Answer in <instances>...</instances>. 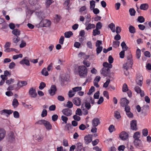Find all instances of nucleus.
<instances>
[{
	"label": "nucleus",
	"mask_w": 151,
	"mask_h": 151,
	"mask_svg": "<svg viewBox=\"0 0 151 151\" xmlns=\"http://www.w3.org/2000/svg\"><path fill=\"white\" fill-rule=\"evenodd\" d=\"M73 104L72 102L70 101H68L66 105V107L68 109L72 108L73 106Z\"/></svg>",
	"instance_id": "38"
},
{
	"label": "nucleus",
	"mask_w": 151,
	"mask_h": 151,
	"mask_svg": "<svg viewBox=\"0 0 151 151\" xmlns=\"http://www.w3.org/2000/svg\"><path fill=\"white\" fill-rule=\"evenodd\" d=\"M46 86L45 84L43 82H41L39 86V88L40 90L43 89Z\"/></svg>",
	"instance_id": "56"
},
{
	"label": "nucleus",
	"mask_w": 151,
	"mask_h": 151,
	"mask_svg": "<svg viewBox=\"0 0 151 151\" xmlns=\"http://www.w3.org/2000/svg\"><path fill=\"white\" fill-rule=\"evenodd\" d=\"M100 34V31L99 29H94L93 30V35L95 36L97 35H99Z\"/></svg>",
	"instance_id": "32"
},
{
	"label": "nucleus",
	"mask_w": 151,
	"mask_h": 151,
	"mask_svg": "<svg viewBox=\"0 0 151 151\" xmlns=\"http://www.w3.org/2000/svg\"><path fill=\"white\" fill-rule=\"evenodd\" d=\"M51 22L49 19H43L39 24H37L36 25L37 28L43 27H50L51 26Z\"/></svg>",
	"instance_id": "1"
},
{
	"label": "nucleus",
	"mask_w": 151,
	"mask_h": 151,
	"mask_svg": "<svg viewBox=\"0 0 151 151\" xmlns=\"http://www.w3.org/2000/svg\"><path fill=\"white\" fill-rule=\"evenodd\" d=\"M72 90L76 93V92L81 90L82 87H81L77 86L73 88Z\"/></svg>",
	"instance_id": "53"
},
{
	"label": "nucleus",
	"mask_w": 151,
	"mask_h": 151,
	"mask_svg": "<svg viewBox=\"0 0 151 151\" xmlns=\"http://www.w3.org/2000/svg\"><path fill=\"white\" fill-rule=\"evenodd\" d=\"M83 106H85L86 108L87 109V110H89L90 109L91 107V105L90 102L88 101L87 99L86 100H85L83 102Z\"/></svg>",
	"instance_id": "22"
},
{
	"label": "nucleus",
	"mask_w": 151,
	"mask_h": 151,
	"mask_svg": "<svg viewBox=\"0 0 151 151\" xmlns=\"http://www.w3.org/2000/svg\"><path fill=\"white\" fill-rule=\"evenodd\" d=\"M12 33L14 35L16 36L17 37L19 36L20 34V31L17 29H14L12 31Z\"/></svg>",
	"instance_id": "27"
},
{
	"label": "nucleus",
	"mask_w": 151,
	"mask_h": 151,
	"mask_svg": "<svg viewBox=\"0 0 151 151\" xmlns=\"http://www.w3.org/2000/svg\"><path fill=\"white\" fill-rule=\"evenodd\" d=\"M99 119L98 118H94L92 121V124L93 127H97L100 124Z\"/></svg>",
	"instance_id": "19"
},
{
	"label": "nucleus",
	"mask_w": 151,
	"mask_h": 151,
	"mask_svg": "<svg viewBox=\"0 0 151 151\" xmlns=\"http://www.w3.org/2000/svg\"><path fill=\"white\" fill-rule=\"evenodd\" d=\"M8 140L10 143H13L15 141V136L14 133L10 132L8 134Z\"/></svg>",
	"instance_id": "5"
},
{
	"label": "nucleus",
	"mask_w": 151,
	"mask_h": 151,
	"mask_svg": "<svg viewBox=\"0 0 151 151\" xmlns=\"http://www.w3.org/2000/svg\"><path fill=\"white\" fill-rule=\"evenodd\" d=\"M103 47L102 46L97 47L96 49V54L97 55L99 54L102 51Z\"/></svg>",
	"instance_id": "45"
},
{
	"label": "nucleus",
	"mask_w": 151,
	"mask_h": 151,
	"mask_svg": "<svg viewBox=\"0 0 151 151\" xmlns=\"http://www.w3.org/2000/svg\"><path fill=\"white\" fill-rule=\"evenodd\" d=\"M35 124L44 125L47 130H50L52 129V126L50 122L44 119L39 120L36 122Z\"/></svg>",
	"instance_id": "3"
},
{
	"label": "nucleus",
	"mask_w": 151,
	"mask_h": 151,
	"mask_svg": "<svg viewBox=\"0 0 151 151\" xmlns=\"http://www.w3.org/2000/svg\"><path fill=\"white\" fill-rule=\"evenodd\" d=\"M82 63L85 66H86L87 67H89L91 64L90 62L86 60H84L83 61Z\"/></svg>",
	"instance_id": "35"
},
{
	"label": "nucleus",
	"mask_w": 151,
	"mask_h": 151,
	"mask_svg": "<svg viewBox=\"0 0 151 151\" xmlns=\"http://www.w3.org/2000/svg\"><path fill=\"white\" fill-rule=\"evenodd\" d=\"M90 8L91 9H98L97 8H94L95 4L94 1L92 0L90 2Z\"/></svg>",
	"instance_id": "30"
},
{
	"label": "nucleus",
	"mask_w": 151,
	"mask_h": 151,
	"mask_svg": "<svg viewBox=\"0 0 151 151\" xmlns=\"http://www.w3.org/2000/svg\"><path fill=\"white\" fill-rule=\"evenodd\" d=\"M26 42L23 40L21 41V43L19 45V47L20 48H23L26 46Z\"/></svg>",
	"instance_id": "60"
},
{
	"label": "nucleus",
	"mask_w": 151,
	"mask_h": 151,
	"mask_svg": "<svg viewBox=\"0 0 151 151\" xmlns=\"http://www.w3.org/2000/svg\"><path fill=\"white\" fill-rule=\"evenodd\" d=\"M143 135L144 136H147L148 135V131L147 129H143L142 131Z\"/></svg>",
	"instance_id": "63"
},
{
	"label": "nucleus",
	"mask_w": 151,
	"mask_h": 151,
	"mask_svg": "<svg viewBox=\"0 0 151 151\" xmlns=\"http://www.w3.org/2000/svg\"><path fill=\"white\" fill-rule=\"evenodd\" d=\"M83 106V104H82L81 107V109L83 111V114L84 115H87L88 113V110L85 109L84 106Z\"/></svg>",
	"instance_id": "42"
},
{
	"label": "nucleus",
	"mask_w": 151,
	"mask_h": 151,
	"mask_svg": "<svg viewBox=\"0 0 151 151\" xmlns=\"http://www.w3.org/2000/svg\"><path fill=\"white\" fill-rule=\"evenodd\" d=\"M102 26V25L101 23L100 22H99L96 24V29L99 30L101 29Z\"/></svg>",
	"instance_id": "51"
},
{
	"label": "nucleus",
	"mask_w": 151,
	"mask_h": 151,
	"mask_svg": "<svg viewBox=\"0 0 151 151\" xmlns=\"http://www.w3.org/2000/svg\"><path fill=\"white\" fill-rule=\"evenodd\" d=\"M108 130L110 133H111L115 130L114 126L113 125H111L108 128Z\"/></svg>",
	"instance_id": "48"
},
{
	"label": "nucleus",
	"mask_w": 151,
	"mask_h": 151,
	"mask_svg": "<svg viewBox=\"0 0 151 151\" xmlns=\"http://www.w3.org/2000/svg\"><path fill=\"white\" fill-rule=\"evenodd\" d=\"M19 63L20 64L22 65L25 64L27 66H29L30 65V63L29 60L25 59H24L21 60L19 62Z\"/></svg>",
	"instance_id": "23"
},
{
	"label": "nucleus",
	"mask_w": 151,
	"mask_h": 151,
	"mask_svg": "<svg viewBox=\"0 0 151 151\" xmlns=\"http://www.w3.org/2000/svg\"><path fill=\"white\" fill-rule=\"evenodd\" d=\"M114 116L117 119H119L121 117L119 112L118 111H115L114 112Z\"/></svg>",
	"instance_id": "44"
},
{
	"label": "nucleus",
	"mask_w": 151,
	"mask_h": 151,
	"mask_svg": "<svg viewBox=\"0 0 151 151\" xmlns=\"http://www.w3.org/2000/svg\"><path fill=\"white\" fill-rule=\"evenodd\" d=\"M19 103L18 102V100L16 99H14L12 101V105L13 107L14 108L17 107L19 105Z\"/></svg>",
	"instance_id": "31"
},
{
	"label": "nucleus",
	"mask_w": 151,
	"mask_h": 151,
	"mask_svg": "<svg viewBox=\"0 0 151 151\" xmlns=\"http://www.w3.org/2000/svg\"><path fill=\"white\" fill-rule=\"evenodd\" d=\"M17 38L15 37H14L13 38V42L14 43H17L20 40V38L18 36Z\"/></svg>",
	"instance_id": "64"
},
{
	"label": "nucleus",
	"mask_w": 151,
	"mask_h": 151,
	"mask_svg": "<svg viewBox=\"0 0 151 151\" xmlns=\"http://www.w3.org/2000/svg\"><path fill=\"white\" fill-rule=\"evenodd\" d=\"M134 140L139 139L140 137V133L138 132H135L134 133L133 136Z\"/></svg>",
	"instance_id": "24"
},
{
	"label": "nucleus",
	"mask_w": 151,
	"mask_h": 151,
	"mask_svg": "<svg viewBox=\"0 0 151 151\" xmlns=\"http://www.w3.org/2000/svg\"><path fill=\"white\" fill-rule=\"evenodd\" d=\"M42 74L45 76H47L49 74L48 72L47 71L46 68H43L42 71Z\"/></svg>",
	"instance_id": "43"
},
{
	"label": "nucleus",
	"mask_w": 151,
	"mask_h": 151,
	"mask_svg": "<svg viewBox=\"0 0 151 151\" xmlns=\"http://www.w3.org/2000/svg\"><path fill=\"white\" fill-rule=\"evenodd\" d=\"M73 34L72 32L68 31L65 32L64 33L65 37L66 38H70Z\"/></svg>",
	"instance_id": "33"
},
{
	"label": "nucleus",
	"mask_w": 151,
	"mask_h": 151,
	"mask_svg": "<svg viewBox=\"0 0 151 151\" xmlns=\"http://www.w3.org/2000/svg\"><path fill=\"white\" fill-rule=\"evenodd\" d=\"M132 61H127L123 65V68L124 70H128L132 67Z\"/></svg>",
	"instance_id": "8"
},
{
	"label": "nucleus",
	"mask_w": 151,
	"mask_h": 151,
	"mask_svg": "<svg viewBox=\"0 0 151 151\" xmlns=\"http://www.w3.org/2000/svg\"><path fill=\"white\" fill-rule=\"evenodd\" d=\"M61 120L64 122L65 124H67L68 118L66 116L63 115L61 116Z\"/></svg>",
	"instance_id": "62"
},
{
	"label": "nucleus",
	"mask_w": 151,
	"mask_h": 151,
	"mask_svg": "<svg viewBox=\"0 0 151 151\" xmlns=\"http://www.w3.org/2000/svg\"><path fill=\"white\" fill-rule=\"evenodd\" d=\"M138 21L140 23H142L144 22L145 19L142 16L139 17L137 19Z\"/></svg>",
	"instance_id": "57"
},
{
	"label": "nucleus",
	"mask_w": 151,
	"mask_h": 151,
	"mask_svg": "<svg viewBox=\"0 0 151 151\" xmlns=\"http://www.w3.org/2000/svg\"><path fill=\"white\" fill-rule=\"evenodd\" d=\"M54 18L55 22L56 23H58L61 19V17L60 15L56 14Z\"/></svg>",
	"instance_id": "29"
},
{
	"label": "nucleus",
	"mask_w": 151,
	"mask_h": 151,
	"mask_svg": "<svg viewBox=\"0 0 151 151\" xmlns=\"http://www.w3.org/2000/svg\"><path fill=\"white\" fill-rule=\"evenodd\" d=\"M110 70L106 67H103L100 71L101 73L104 76H106L109 73Z\"/></svg>",
	"instance_id": "13"
},
{
	"label": "nucleus",
	"mask_w": 151,
	"mask_h": 151,
	"mask_svg": "<svg viewBox=\"0 0 151 151\" xmlns=\"http://www.w3.org/2000/svg\"><path fill=\"white\" fill-rule=\"evenodd\" d=\"M70 0H66L64 2L63 5L64 7H67L68 8H66V9H69V6H68L69 4Z\"/></svg>",
	"instance_id": "46"
},
{
	"label": "nucleus",
	"mask_w": 151,
	"mask_h": 151,
	"mask_svg": "<svg viewBox=\"0 0 151 151\" xmlns=\"http://www.w3.org/2000/svg\"><path fill=\"white\" fill-rule=\"evenodd\" d=\"M22 55L21 54H20L18 55H13V59L14 60H16L18 58H22Z\"/></svg>",
	"instance_id": "47"
},
{
	"label": "nucleus",
	"mask_w": 151,
	"mask_h": 151,
	"mask_svg": "<svg viewBox=\"0 0 151 151\" xmlns=\"http://www.w3.org/2000/svg\"><path fill=\"white\" fill-rule=\"evenodd\" d=\"M119 137L121 139L124 140L128 138V134L125 132H122L120 134Z\"/></svg>",
	"instance_id": "18"
},
{
	"label": "nucleus",
	"mask_w": 151,
	"mask_h": 151,
	"mask_svg": "<svg viewBox=\"0 0 151 151\" xmlns=\"http://www.w3.org/2000/svg\"><path fill=\"white\" fill-rule=\"evenodd\" d=\"M128 90L127 86L126 84L124 83L122 87V91L123 92H126Z\"/></svg>",
	"instance_id": "49"
},
{
	"label": "nucleus",
	"mask_w": 151,
	"mask_h": 151,
	"mask_svg": "<svg viewBox=\"0 0 151 151\" xmlns=\"http://www.w3.org/2000/svg\"><path fill=\"white\" fill-rule=\"evenodd\" d=\"M13 111L11 109H4L0 111V114L2 115L7 114L9 115L12 113Z\"/></svg>",
	"instance_id": "16"
},
{
	"label": "nucleus",
	"mask_w": 151,
	"mask_h": 151,
	"mask_svg": "<svg viewBox=\"0 0 151 151\" xmlns=\"http://www.w3.org/2000/svg\"><path fill=\"white\" fill-rule=\"evenodd\" d=\"M27 82L25 81H19L17 84V87L15 89L18 90L22 87L26 86L27 85Z\"/></svg>",
	"instance_id": "4"
},
{
	"label": "nucleus",
	"mask_w": 151,
	"mask_h": 151,
	"mask_svg": "<svg viewBox=\"0 0 151 151\" xmlns=\"http://www.w3.org/2000/svg\"><path fill=\"white\" fill-rule=\"evenodd\" d=\"M53 0H46V4L47 7H49L50 5L52 4L54 1Z\"/></svg>",
	"instance_id": "58"
},
{
	"label": "nucleus",
	"mask_w": 151,
	"mask_h": 151,
	"mask_svg": "<svg viewBox=\"0 0 151 151\" xmlns=\"http://www.w3.org/2000/svg\"><path fill=\"white\" fill-rule=\"evenodd\" d=\"M77 114H75L73 116V118L76 121H79L81 119L80 117Z\"/></svg>",
	"instance_id": "55"
},
{
	"label": "nucleus",
	"mask_w": 151,
	"mask_h": 151,
	"mask_svg": "<svg viewBox=\"0 0 151 151\" xmlns=\"http://www.w3.org/2000/svg\"><path fill=\"white\" fill-rule=\"evenodd\" d=\"M6 135V131L3 129L0 128V142L5 138Z\"/></svg>",
	"instance_id": "11"
},
{
	"label": "nucleus",
	"mask_w": 151,
	"mask_h": 151,
	"mask_svg": "<svg viewBox=\"0 0 151 151\" xmlns=\"http://www.w3.org/2000/svg\"><path fill=\"white\" fill-rule=\"evenodd\" d=\"M131 129L133 130H136L137 129V122L135 120H133L130 123Z\"/></svg>",
	"instance_id": "21"
},
{
	"label": "nucleus",
	"mask_w": 151,
	"mask_h": 151,
	"mask_svg": "<svg viewBox=\"0 0 151 151\" xmlns=\"http://www.w3.org/2000/svg\"><path fill=\"white\" fill-rule=\"evenodd\" d=\"M129 32L131 33H134L136 32L134 27L132 25L129 26Z\"/></svg>",
	"instance_id": "40"
},
{
	"label": "nucleus",
	"mask_w": 151,
	"mask_h": 151,
	"mask_svg": "<svg viewBox=\"0 0 151 151\" xmlns=\"http://www.w3.org/2000/svg\"><path fill=\"white\" fill-rule=\"evenodd\" d=\"M129 101L125 98H122L120 101L121 106L122 107H124L128 104Z\"/></svg>",
	"instance_id": "14"
},
{
	"label": "nucleus",
	"mask_w": 151,
	"mask_h": 151,
	"mask_svg": "<svg viewBox=\"0 0 151 151\" xmlns=\"http://www.w3.org/2000/svg\"><path fill=\"white\" fill-rule=\"evenodd\" d=\"M87 68L85 66H80L78 68L79 75L82 78H85L87 75Z\"/></svg>",
	"instance_id": "2"
},
{
	"label": "nucleus",
	"mask_w": 151,
	"mask_h": 151,
	"mask_svg": "<svg viewBox=\"0 0 151 151\" xmlns=\"http://www.w3.org/2000/svg\"><path fill=\"white\" fill-rule=\"evenodd\" d=\"M127 148L128 151H134V148L132 145H128Z\"/></svg>",
	"instance_id": "50"
},
{
	"label": "nucleus",
	"mask_w": 151,
	"mask_h": 151,
	"mask_svg": "<svg viewBox=\"0 0 151 151\" xmlns=\"http://www.w3.org/2000/svg\"><path fill=\"white\" fill-rule=\"evenodd\" d=\"M29 93L30 96L32 98H35L37 96L35 89L33 87L30 88Z\"/></svg>",
	"instance_id": "10"
},
{
	"label": "nucleus",
	"mask_w": 151,
	"mask_h": 151,
	"mask_svg": "<svg viewBox=\"0 0 151 151\" xmlns=\"http://www.w3.org/2000/svg\"><path fill=\"white\" fill-rule=\"evenodd\" d=\"M47 115V111L45 109H43L42 111L41 116L43 117L46 116Z\"/></svg>",
	"instance_id": "52"
},
{
	"label": "nucleus",
	"mask_w": 151,
	"mask_h": 151,
	"mask_svg": "<svg viewBox=\"0 0 151 151\" xmlns=\"http://www.w3.org/2000/svg\"><path fill=\"white\" fill-rule=\"evenodd\" d=\"M63 114L66 116H70L72 114V111L68 108H65L62 110Z\"/></svg>",
	"instance_id": "9"
},
{
	"label": "nucleus",
	"mask_w": 151,
	"mask_h": 151,
	"mask_svg": "<svg viewBox=\"0 0 151 151\" xmlns=\"http://www.w3.org/2000/svg\"><path fill=\"white\" fill-rule=\"evenodd\" d=\"M92 141L91 135L90 134L86 135L84 137V141L86 144H88Z\"/></svg>",
	"instance_id": "17"
},
{
	"label": "nucleus",
	"mask_w": 151,
	"mask_h": 151,
	"mask_svg": "<svg viewBox=\"0 0 151 151\" xmlns=\"http://www.w3.org/2000/svg\"><path fill=\"white\" fill-rule=\"evenodd\" d=\"M134 146L137 148H140L143 147V144L140 139L134 140Z\"/></svg>",
	"instance_id": "7"
},
{
	"label": "nucleus",
	"mask_w": 151,
	"mask_h": 151,
	"mask_svg": "<svg viewBox=\"0 0 151 151\" xmlns=\"http://www.w3.org/2000/svg\"><path fill=\"white\" fill-rule=\"evenodd\" d=\"M14 79L11 78L9 80H6V84L9 85L14 82Z\"/></svg>",
	"instance_id": "54"
},
{
	"label": "nucleus",
	"mask_w": 151,
	"mask_h": 151,
	"mask_svg": "<svg viewBox=\"0 0 151 151\" xmlns=\"http://www.w3.org/2000/svg\"><path fill=\"white\" fill-rule=\"evenodd\" d=\"M143 80V78L142 76L140 75L138 76L136 80V82L137 84L140 86H142V84Z\"/></svg>",
	"instance_id": "15"
},
{
	"label": "nucleus",
	"mask_w": 151,
	"mask_h": 151,
	"mask_svg": "<svg viewBox=\"0 0 151 151\" xmlns=\"http://www.w3.org/2000/svg\"><path fill=\"white\" fill-rule=\"evenodd\" d=\"M103 66L104 67H106L108 69L111 68L112 67V65L110 64H109L108 63L106 62L103 63Z\"/></svg>",
	"instance_id": "34"
},
{
	"label": "nucleus",
	"mask_w": 151,
	"mask_h": 151,
	"mask_svg": "<svg viewBox=\"0 0 151 151\" xmlns=\"http://www.w3.org/2000/svg\"><path fill=\"white\" fill-rule=\"evenodd\" d=\"M73 101L74 104L77 106H79L81 105V100L79 98H74L73 99Z\"/></svg>",
	"instance_id": "20"
},
{
	"label": "nucleus",
	"mask_w": 151,
	"mask_h": 151,
	"mask_svg": "<svg viewBox=\"0 0 151 151\" xmlns=\"http://www.w3.org/2000/svg\"><path fill=\"white\" fill-rule=\"evenodd\" d=\"M148 5L147 4H142L140 7V9H147L148 8Z\"/></svg>",
	"instance_id": "28"
},
{
	"label": "nucleus",
	"mask_w": 151,
	"mask_h": 151,
	"mask_svg": "<svg viewBox=\"0 0 151 151\" xmlns=\"http://www.w3.org/2000/svg\"><path fill=\"white\" fill-rule=\"evenodd\" d=\"M95 27V25L94 24L89 23L86 25V29L88 30L92 28H94Z\"/></svg>",
	"instance_id": "25"
},
{
	"label": "nucleus",
	"mask_w": 151,
	"mask_h": 151,
	"mask_svg": "<svg viewBox=\"0 0 151 151\" xmlns=\"http://www.w3.org/2000/svg\"><path fill=\"white\" fill-rule=\"evenodd\" d=\"M35 13L39 18L42 19L45 18V17L44 13L40 10H37Z\"/></svg>",
	"instance_id": "12"
},
{
	"label": "nucleus",
	"mask_w": 151,
	"mask_h": 151,
	"mask_svg": "<svg viewBox=\"0 0 151 151\" xmlns=\"http://www.w3.org/2000/svg\"><path fill=\"white\" fill-rule=\"evenodd\" d=\"M95 91V88L93 86L91 87L89 90V91L88 93V94L90 95L93 92Z\"/></svg>",
	"instance_id": "59"
},
{
	"label": "nucleus",
	"mask_w": 151,
	"mask_h": 151,
	"mask_svg": "<svg viewBox=\"0 0 151 151\" xmlns=\"http://www.w3.org/2000/svg\"><path fill=\"white\" fill-rule=\"evenodd\" d=\"M108 27L110 28L113 32H115V24L113 23H111L108 25Z\"/></svg>",
	"instance_id": "26"
},
{
	"label": "nucleus",
	"mask_w": 151,
	"mask_h": 151,
	"mask_svg": "<svg viewBox=\"0 0 151 151\" xmlns=\"http://www.w3.org/2000/svg\"><path fill=\"white\" fill-rule=\"evenodd\" d=\"M121 46L123 50L125 51L127 50L128 47L127 46V45L123 41L121 43Z\"/></svg>",
	"instance_id": "37"
},
{
	"label": "nucleus",
	"mask_w": 151,
	"mask_h": 151,
	"mask_svg": "<svg viewBox=\"0 0 151 151\" xmlns=\"http://www.w3.org/2000/svg\"><path fill=\"white\" fill-rule=\"evenodd\" d=\"M57 90L56 86L53 85L50 87V89L48 90V92L50 96H53L56 93Z\"/></svg>",
	"instance_id": "6"
},
{
	"label": "nucleus",
	"mask_w": 151,
	"mask_h": 151,
	"mask_svg": "<svg viewBox=\"0 0 151 151\" xmlns=\"http://www.w3.org/2000/svg\"><path fill=\"white\" fill-rule=\"evenodd\" d=\"M76 114L79 116H81L82 115V112L81 109H77L76 111Z\"/></svg>",
	"instance_id": "61"
},
{
	"label": "nucleus",
	"mask_w": 151,
	"mask_h": 151,
	"mask_svg": "<svg viewBox=\"0 0 151 151\" xmlns=\"http://www.w3.org/2000/svg\"><path fill=\"white\" fill-rule=\"evenodd\" d=\"M119 41H114L113 42V47L115 48H116L119 46Z\"/></svg>",
	"instance_id": "39"
},
{
	"label": "nucleus",
	"mask_w": 151,
	"mask_h": 151,
	"mask_svg": "<svg viewBox=\"0 0 151 151\" xmlns=\"http://www.w3.org/2000/svg\"><path fill=\"white\" fill-rule=\"evenodd\" d=\"M141 56V50L137 49L136 51V57L137 59H139Z\"/></svg>",
	"instance_id": "41"
},
{
	"label": "nucleus",
	"mask_w": 151,
	"mask_h": 151,
	"mask_svg": "<svg viewBox=\"0 0 151 151\" xmlns=\"http://www.w3.org/2000/svg\"><path fill=\"white\" fill-rule=\"evenodd\" d=\"M76 93L73 90H70L68 93V96L69 98L73 97L75 95Z\"/></svg>",
	"instance_id": "36"
}]
</instances>
